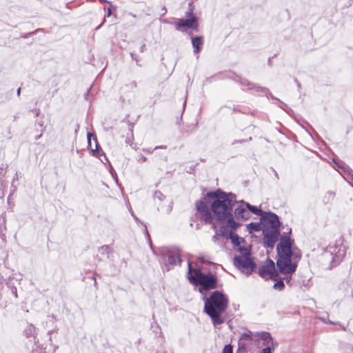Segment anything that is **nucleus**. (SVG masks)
Masks as SVG:
<instances>
[{
    "instance_id": "obj_21",
    "label": "nucleus",
    "mask_w": 353,
    "mask_h": 353,
    "mask_svg": "<svg viewBox=\"0 0 353 353\" xmlns=\"http://www.w3.org/2000/svg\"><path fill=\"white\" fill-rule=\"evenodd\" d=\"M230 239L232 243L236 246L239 245L241 241H242V239H241L236 234H234L233 232H230Z\"/></svg>"
},
{
    "instance_id": "obj_9",
    "label": "nucleus",
    "mask_w": 353,
    "mask_h": 353,
    "mask_svg": "<svg viewBox=\"0 0 353 353\" xmlns=\"http://www.w3.org/2000/svg\"><path fill=\"white\" fill-rule=\"evenodd\" d=\"M245 204H247V202L244 201H236L235 205L233 208H234V217L237 221H243L250 218V212Z\"/></svg>"
},
{
    "instance_id": "obj_31",
    "label": "nucleus",
    "mask_w": 353,
    "mask_h": 353,
    "mask_svg": "<svg viewBox=\"0 0 353 353\" xmlns=\"http://www.w3.org/2000/svg\"><path fill=\"white\" fill-rule=\"evenodd\" d=\"M91 136H92V134L90 132H88V142L89 145H90V144H91Z\"/></svg>"
},
{
    "instance_id": "obj_24",
    "label": "nucleus",
    "mask_w": 353,
    "mask_h": 353,
    "mask_svg": "<svg viewBox=\"0 0 353 353\" xmlns=\"http://www.w3.org/2000/svg\"><path fill=\"white\" fill-rule=\"evenodd\" d=\"M284 287H285L284 283L281 280L278 281L273 285L274 289L279 290V291L282 290L284 288Z\"/></svg>"
},
{
    "instance_id": "obj_41",
    "label": "nucleus",
    "mask_w": 353,
    "mask_h": 353,
    "mask_svg": "<svg viewBox=\"0 0 353 353\" xmlns=\"http://www.w3.org/2000/svg\"><path fill=\"white\" fill-rule=\"evenodd\" d=\"M104 158H105V159H106V157H105V154H103V157H102V159H101V161H103V159H104Z\"/></svg>"
},
{
    "instance_id": "obj_5",
    "label": "nucleus",
    "mask_w": 353,
    "mask_h": 353,
    "mask_svg": "<svg viewBox=\"0 0 353 353\" xmlns=\"http://www.w3.org/2000/svg\"><path fill=\"white\" fill-rule=\"evenodd\" d=\"M188 279L195 285H201L203 290L214 289L216 287L217 279L211 274H204L199 268H192L191 262H188Z\"/></svg>"
},
{
    "instance_id": "obj_7",
    "label": "nucleus",
    "mask_w": 353,
    "mask_h": 353,
    "mask_svg": "<svg viewBox=\"0 0 353 353\" xmlns=\"http://www.w3.org/2000/svg\"><path fill=\"white\" fill-rule=\"evenodd\" d=\"M234 265L241 272L250 274L252 272L255 266L254 263L251 260L248 256H236L234 258Z\"/></svg>"
},
{
    "instance_id": "obj_38",
    "label": "nucleus",
    "mask_w": 353,
    "mask_h": 353,
    "mask_svg": "<svg viewBox=\"0 0 353 353\" xmlns=\"http://www.w3.org/2000/svg\"><path fill=\"white\" fill-rule=\"evenodd\" d=\"M20 92H21V88H19L17 90V94L19 95L20 94Z\"/></svg>"
},
{
    "instance_id": "obj_40",
    "label": "nucleus",
    "mask_w": 353,
    "mask_h": 353,
    "mask_svg": "<svg viewBox=\"0 0 353 353\" xmlns=\"http://www.w3.org/2000/svg\"><path fill=\"white\" fill-rule=\"evenodd\" d=\"M104 158H105V159H106V157H105V154H103V157H102V159H101V161H103V159H104Z\"/></svg>"
},
{
    "instance_id": "obj_35",
    "label": "nucleus",
    "mask_w": 353,
    "mask_h": 353,
    "mask_svg": "<svg viewBox=\"0 0 353 353\" xmlns=\"http://www.w3.org/2000/svg\"><path fill=\"white\" fill-rule=\"evenodd\" d=\"M32 33H33V32L28 33V34H26L23 35V36H22V37H23V38H27V37H28V35L32 34Z\"/></svg>"
},
{
    "instance_id": "obj_28",
    "label": "nucleus",
    "mask_w": 353,
    "mask_h": 353,
    "mask_svg": "<svg viewBox=\"0 0 353 353\" xmlns=\"http://www.w3.org/2000/svg\"><path fill=\"white\" fill-rule=\"evenodd\" d=\"M261 353H271V347L268 346L263 349Z\"/></svg>"
},
{
    "instance_id": "obj_26",
    "label": "nucleus",
    "mask_w": 353,
    "mask_h": 353,
    "mask_svg": "<svg viewBox=\"0 0 353 353\" xmlns=\"http://www.w3.org/2000/svg\"><path fill=\"white\" fill-rule=\"evenodd\" d=\"M319 319L325 323H330V324H335L334 322H332L331 321H327V319L325 316H319Z\"/></svg>"
},
{
    "instance_id": "obj_16",
    "label": "nucleus",
    "mask_w": 353,
    "mask_h": 353,
    "mask_svg": "<svg viewBox=\"0 0 353 353\" xmlns=\"http://www.w3.org/2000/svg\"><path fill=\"white\" fill-rule=\"evenodd\" d=\"M241 83L243 86H245V85L250 86V89H256V91H262V92H268V90L266 88H263V87H260V86L256 85L254 84H252L246 79L242 80L241 81Z\"/></svg>"
},
{
    "instance_id": "obj_2",
    "label": "nucleus",
    "mask_w": 353,
    "mask_h": 353,
    "mask_svg": "<svg viewBox=\"0 0 353 353\" xmlns=\"http://www.w3.org/2000/svg\"><path fill=\"white\" fill-rule=\"evenodd\" d=\"M292 243L293 241L289 236H282L276 247L279 256L276 265L280 272L286 275V279H288V275L294 272L297 268L296 262L291 259Z\"/></svg>"
},
{
    "instance_id": "obj_14",
    "label": "nucleus",
    "mask_w": 353,
    "mask_h": 353,
    "mask_svg": "<svg viewBox=\"0 0 353 353\" xmlns=\"http://www.w3.org/2000/svg\"><path fill=\"white\" fill-rule=\"evenodd\" d=\"M192 44L194 48V52L198 53L203 44V41L202 37H196L192 38Z\"/></svg>"
},
{
    "instance_id": "obj_20",
    "label": "nucleus",
    "mask_w": 353,
    "mask_h": 353,
    "mask_svg": "<svg viewBox=\"0 0 353 353\" xmlns=\"http://www.w3.org/2000/svg\"><path fill=\"white\" fill-rule=\"evenodd\" d=\"M111 249L108 245H103L99 249V253L104 257L109 258Z\"/></svg>"
},
{
    "instance_id": "obj_6",
    "label": "nucleus",
    "mask_w": 353,
    "mask_h": 353,
    "mask_svg": "<svg viewBox=\"0 0 353 353\" xmlns=\"http://www.w3.org/2000/svg\"><path fill=\"white\" fill-rule=\"evenodd\" d=\"M345 255V250L341 245H330L321 256L323 265L327 268L337 265Z\"/></svg>"
},
{
    "instance_id": "obj_4",
    "label": "nucleus",
    "mask_w": 353,
    "mask_h": 353,
    "mask_svg": "<svg viewBox=\"0 0 353 353\" xmlns=\"http://www.w3.org/2000/svg\"><path fill=\"white\" fill-rule=\"evenodd\" d=\"M264 243L266 247L274 248L280 236L279 216L272 212H265L261 217Z\"/></svg>"
},
{
    "instance_id": "obj_3",
    "label": "nucleus",
    "mask_w": 353,
    "mask_h": 353,
    "mask_svg": "<svg viewBox=\"0 0 353 353\" xmlns=\"http://www.w3.org/2000/svg\"><path fill=\"white\" fill-rule=\"evenodd\" d=\"M204 311L211 318L214 326L223 323L221 314L226 310L228 301L219 291H214L208 298H205Z\"/></svg>"
},
{
    "instance_id": "obj_15",
    "label": "nucleus",
    "mask_w": 353,
    "mask_h": 353,
    "mask_svg": "<svg viewBox=\"0 0 353 353\" xmlns=\"http://www.w3.org/2000/svg\"><path fill=\"white\" fill-rule=\"evenodd\" d=\"M24 333L27 338L33 337L34 341L36 343V337L34 336L36 333V327L32 324H29L27 325L24 330Z\"/></svg>"
},
{
    "instance_id": "obj_37",
    "label": "nucleus",
    "mask_w": 353,
    "mask_h": 353,
    "mask_svg": "<svg viewBox=\"0 0 353 353\" xmlns=\"http://www.w3.org/2000/svg\"><path fill=\"white\" fill-rule=\"evenodd\" d=\"M158 148H166V146H156L154 150H157Z\"/></svg>"
},
{
    "instance_id": "obj_29",
    "label": "nucleus",
    "mask_w": 353,
    "mask_h": 353,
    "mask_svg": "<svg viewBox=\"0 0 353 353\" xmlns=\"http://www.w3.org/2000/svg\"><path fill=\"white\" fill-rule=\"evenodd\" d=\"M270 344L271 345L272 347H271V351L272 350H274V348L276 347L277 344L276 343H274L273 341V340L272 339V341H270Z\"/></svg>"
},
{
    "instance_id": "obj_32",
    "label": "nucleus",
    "mask_w": 353,
    "mask_h": 353,
    "mask_svg": "<svg viewBox=\"0 0 353 353\" xmlns=\"http://www.w3.org/2000/svg\"><path fill=\"white\" fill-rule=\"evenodd\" d=\"M218 238H219V234L216 233V234H214L212 236V241L214 242H216V241L218 240Z\"/></svg>"
},
{
    "instance_id": "obj_10",
    "label": "nucleus",
    "mask_w": 353,
    "mask_h": 353,
    "mask_svg": "<svg viewBox=\"0 0 353 353\" xmlns=\"http://www.w3.org/2000/svg\"><path fill=\"white\" fill-rule=\"evenodd\" d=\"M189 14L191 16L190 18L188 19H182L179 21L176 24V29L184 31L186 30V28H193L196 29L197 27V19L196 18L192 15V12H189Z\"/></svg>"
},
{
    "instance_id": "obj_39",
    "label": "nucleus",
    "mask_w": 353,
    "mask_h": 353,
    "mask_svg": "<svg viewBox=\"0 0 353 353\" xmlns=\"http://www.w3.org/2000/svg\"><path fill=\"white\" fill-rule=\"evenodd\" d=\"M104 158H105V159H106V157H105V154H103V157H102V159H101V161H103V159H104Z\"/></svg>"
},
{
    "instance_id": "obj_8",
    "label": "nucleus",
    "mask_w": 353,
    "mask_h": 353,
    "mask_svg": "<svg viewBox=\"0 0 353 353\" xmlns=\"http://www.w3.org/2000/svg\"><path fill=\"white\" fill-rule=\"evenodd\" d=\"M258 274L263 279L268 280L269 279H275L278 276L274 263L272 260L268 259L259 268Z\"/></svg>"
},
{
    "instance_id": "obj_25",
    "label": "nucleus",
    "mask_w": 353,
    "mask_h": 353,
    "mask_svg": "<svg viewBox=\"0 0 353 353\" xmlns=\"http://www.w3.org/2000/svg\"><path fill=\"white\" fill-rule=\"evenodd\" d=\"M222 353H232V347L230 345H225Z\"/></svg>"
},
{
    "instance_id": "obj_30",
    "label": "nucleus",
    "mask_w": 353,
    "mask_h": 353,
    "mask_svg": "<svg viewBox=\"0 0 353 353\" xmlns=\"http://www.w3.org/2000/svg\"><path fill=\"white\" fill-rule=\"evenodd\" d=\"M139 162H145L147 161V158L143 155H141L138 159Z\"/></svg>"
},
{
    "instance_id": "obj_19",
    "label": "nucleus",
    "mask_w": 353,
    "mask_h": 353,
    "mask_svg": "<svg viewBox=\"0 0 353 353\" xmlns=\"http://www.w3.org/2000/svg\"><path fill=\"white\" fill-rule=\"evenodd\" d=\"M301 258V251L296 247H292L291 259L293 262H297Z\"/></svg>"
},
{
    "instance_id": "obj_17",
    "label": "nucleus",
    "mask_w": 353,
    "mask_h": 353,
    "mask_svg": "<svg viewBox=\"0 0 353 353\" xmlns=\"http://www.w3.org/2000/svg\"><path fill=\"white\" fill-rule=\"evenodd\" d=\"M245 205L248 208L249 212H251L256 215L261 216V217L265 213L261 209L257 208L256 206L252 205L248 203H247Z\"/></svg>"
},
{
    "instance_id": "obj_13",
    "label": "nucleus",
    "mask_w": 353,
    "mask_h": 353,
    "mask_svg": "<svg viewBox=\"0 0 353 353\" xmlns=\"http://www.w3.org/2000/svg\"><path fill=\"white\" fill-rule=\"evenodd\" d=\"M168 262L170 265L179 264L181 263V259L179 252L177 251L169 252Z\"/></svg>"
},
{
    "instance_id": "obj_42",
    "label": "nucleus",
    "mask_w": 353,
    "mask_h": 353,
    "mask_svg": "<svg viewBox=\"0 0 353 353\" xmlns=\"http://www.w3.org/2000/svg\"><path fill=\"white\" fill-rule=\"evenodd\" d=\"M330 196H334V194H332V192H330Z\"/></svg>"
},
{
    "instance_id": "obj_33",
    "label": "nucleus",
    "mask_w": 353,
    "mask_h": 353,
    "mask_svg": "<svg viewBox=\"0 0 353 353\" xmlns=\"http://www.w3.org/2000/svg\"><path fill=\"white\" fill-rule=\"evenodd\" d=\"M143 151L149 153L152 152V150L151 149H143Z\"/></svg>"
},
{
    "instance_id": "obj_18",
    "label": "nucleus",
    "mask_w": 353,
    "mask_h": 353,
    "mask_svg": "<svg viewBox=\"0 0 353 353\" xmlns=\"http://www.w3.org/2000/svg\"><path fill=\"white\" fill-rule=\"evenodd\" d=\"M247 229L250 232L252 231L258 232L262 229V224L261 223L252 222L247 225Z\"/></svg>"
},
{
    "instance_id": "obj_11",
    "label": "nucleus",
    "mask_w": 353,
    "mask_h": 353,
    "mask_svg": "<svg viewBox=\"0 0 353 353\" xmlns=\"http://www.w3.org/2000/svg\"><path fill=\"white\" fill-rule=\"evenodd\" d=\"M256 336V334H254L249 330L242 333L239 339V346L245 348L250 345L252 341L255 340Z\"/></svg>"
},
{
    "instance_id": "obj_23",
    "label": "nucleus",
    "mask_w": 353,
    "mask_h": 353,
    "mask_svg": "<svg viewBox=\"0 0 353 353\" xmlns=\"http://www.w3.org/2000/svg\"><path fill=\"white\" fill-rule=\"evenodd\" d=\"M196 208L199 213L209 209L208 207L206 205V204L202 201H196Z\"/></svg>"
},
{
    "instance_id": "obj_34",
    "label": "nucleus",
    "mask_w": 353,
    "mask_h": 353,
    "mask_svg": "<svg viewBox=\"0 0 353 353\" xmlns=\"http://www.w3.org/2000/svg\"><path fill=\"white\" fill-rule=\"evenodd\" d=\"M12 293L14 294V296L17 297V289L16 288H14L12 290Z\"/></svg>"
},
{
    "instance_id": "obj_1",
    "label": "nucleus",
    "mask_w": 353,
    "mask_h": 353,
    "mask_svg": "<svg viewBox=\"0 0 353 353\" xmlns=\"http://www.w3.org/2000/svg\"><path fill=\"white\" fill-rule=\"evenodd\" d=\"M208 197L212 199L211 210L216 219L225 221L224 226L231 230H236L240 223L233 217L231 210L235 205L236 196L232 193H225L221 190L207 193Z\"/></svg>"
},
{
    "instance_id": "obj_36",
    "label": "nucleus",
    "mask_w": 353,
    "mask_h": 353,
    "mask_svg": "<svg viewBox=\"0 0 353 353\" xmlns=\"http://www.w3.org/2000/svg\"><path fill=\"white\" fill-rule=\"evenodd\" d=\"M92 152L93 155H94V156L98 154V152L97 151V149L96 150H92Z\"/></svg>"
},
{
    "instance_id": "obj_12",
    "label": "nucleus",
    "mask_w": 353,
    "mask_h": 353,
    "mask_svg": "<svg viewBox=\"0 0 353 353\" xmlns=\"http://www.w3.org/2000/svg\"><path fill=\"white\" fill-rule=\"evenodd\" d=\"M199 216L201 221L205 223H212V228L216 229V226L213 223V217L210 209L199 212Z\"/></svg>"
},
{
    "instance_id": "obj_22",
    "label": "nucleus",
    "mask_w": 353,
    "mask_h": 353,
    "mask_svg": "<svg viewBox=\"0 0 353 353\" xmlns=\"http://www.w3.org/2000/svg\"><path fill=\"white\" fill-rule=\"evenodd\" d=\"M258 334L262 340L266 342L267 345H270V341H272V337L269 332H263Z\"/></svg>"
},
{
    "instance_id": "obj_27",
    "label": "nucleus",
    "mask_w": 353,
    "mask_h": 353,
    "mask_svg": "<svg viewBox=\"0 0 353 353\" xmlns=\"http://www.w3.org/2000/svg\"><path fill=\"white\" fill-rule=\"evenodd\" d=\"M130 210V212L131 214V215L132 216V217L134 218V219L137 221V222H141L140 220L139 219V218L134 214L133 211L132 210V209L130 208L129 209Z\"/></svg>"
}]
</instances>
